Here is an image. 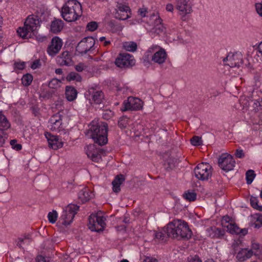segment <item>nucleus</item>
I'll list each match as a JSON object with an SVG mask.
<instances>
[{
	"instance_id": "nucleus-1",
	"label": "nucleus",
	"mask_w": 262,
	"mask_h": 262,
	"mask_svg": "<svg viewBox=\"0 0 262 262\" xmlns=\"http://www.w3.org/2000/svg\"><path fill=\"white\" fill-rule=\"evenodd\" d=\"M164 232L168 237L181 239H189L191 237L192 231L189 228L187 224L181 220H174L167 224L164 228Z\"/></svg>"
},
{
	"instance_id": "nucleus-2",
	"label": "nucleus",
	"mask_w": 262,
	"mask_h": 262,
	"mask_svg": "<svg viewBox=\"0 0 262 262\" xmlns=\"http://www.w3.org/2000/svg\"><path fill=\"white\" fill-rule=\"evenodd\" d=\"M86 133L88 137L93 139L95 142L100 145L105 144L107 142V124L99 123L96 120L92 121L89 126Z\"/></svg>"
},
{
	"instance_id": "nucleus-3",
	"label": "nucleus",
	"mask_w": 262,
	"mask_h": 262,
	"mask_svg": "<svg viewBox=\"0 0 262 262\" xmlns=\"http://www.w3.org/2000/svg\"><path fill=\"white\" fill-rule=\"evenodd\" d=\"M82 14L81 5L77 0H68L61 7V16L64 20L68 22L77 20Z\"/></svg>"
},
{
	"instance_id": "nucleus-4",
	"label": "nucleus",
	"mask_w": 262,
	"mask_h": 262,
	"mask_svg": "<svg viewBox=\"0 0 262 262\" xmlns=\"http://www.w3.org/2000/svg\"><path fill=\"white\" fill-rule=\"evenodd\" d=\"M39 27V20L37 17L34 15L29 16L23 27H19L17 33L23 38H28L35 35Z\"/></svg>"
},
{
	"instance_id": "nucleus-5",
	"label": "nucleus",
	"mask_w": 262,
	"mask_h": 262,
	"mask_svg": "<svg viewBox=\"0 0 262 262\" xmlns=\"http://www.w3.org/2000/svg\"><path fill=\"white\" fill-rule=\"evenodd\" d=\"M146 55L151 61L159 64L164 63L167 58L165 50L157 45L149 48L146 52Z\"/></svg>"
},
{
	"instance_id": "nucleus-6",
	"label": "nucleus",
	"mask_w": 262,
	"mask_h": 262,
	"mask_svg": "<svg viewBox=\"0 0 262 262\" xmlns=\"http://www.w3.org/2000/svg\"><path fill=\"white\" fill-rule=\"evenodd\" d=\"M192 0H177L176 3V9L178 11V14L183 21H186L188 17L192 13Z\"/></svg>"
},
{
	"instance_id": "nucleus-7",
	"label": "nucleus",
	"mask_w": 262,
	"mask_h": 262,
	"mask_svg": "<svg viewBox=\"0 0 262 262\" xmlns=\"http://www.w3.org/2000/svg\"><path fill=\"white\" fill-rule=\"evenodd\" d=\"M105 219L101 212L92 214L89 218V228L92 231H102L105 227Z\"/></svg>"
},
{
	"instance_id": "nucleus-8",
	"label": "nucleus",
	"mask_w": 262,
	"mask_h": 262,
	"mask_svg": "<svg viewBox=\"0 0 262 262\" xmlns=\"http://www.w3.org/2000/svg\"><path fill=\"white\" fill-rule=\"evenodd\" d=\"M78 209L79 206L75 204H71L66 206L60 217L61 223L64 226L69 225L73 222Z\"/></svg>"
},
{
	"instance_id": "nucleus-9",
	"label": "nucleus",
	"mask_w": 262,
	"mask_h": 262,
	"mask_svg": "<svg viewBox=\"0 0 262 262\" xmlns=\"http://www.w3.org/2000/svg\"><path fill=\"white\" fill-rule=\"evenodd\" d=\"M194 172L195 177L199 180H207L212 176V168L209 163L202 162L194 168Z\"/></svg>"
},
{
	"instance_id": "nucleus-10",
	"label": "nucleus",
	"mask_w": 262,
	"mask_h": 262,
	"mask_svg": "<svg viewBox=\"0 0 262 262\" xmlns=\"http://www.w3.org/2000/svg\"><path fill=\"white\" fill-rule=\"evenodd\" d=\"M221 224L223 227L226 229L227 231L231 234H237L242 233L245 235L247 233V230L246 229H241L230 217L228 216H225L222 218Z\"/></svg>"
},
{
	"instance_id": "nucleus-11",
	"label": "nucleus",
	"mask_w": 262,
	"mask_h": 262,
	"mask_svg": "<svg viewBox=\"0 0 262 262\" xmlns=\"http://www.w3.org/2000/svg\"><path fill=\"white\" fill-rule=\"evenodd\" d=\"M135 62L134 56L128 53L120 54L115 60V64L121 68L132 67L135 64Z\"/></svg>"
},
{
	"instance_id": "nucleus-12",
	"label": "nucleus",
	"mask_w": 262,
	"mask_h": 262,
	"mask_svg": "<svg viewBox=\"0 0 262 262\" xmlns=\"http://www.w3.org/2000/svg\"><path fill=\"white\" fill-rule=\"evenodd\" d=\"M218 162L221 168L227 172L233 170L235 164L232 156L228 154H222Z\"/></svg>"
},
{
	"instance_id": "nucleus-13",
	"label": "nucleus",
	"mask_w": 262,
	"mask_h": 262,
	"mask_svg": "<svg viewBox=\"0 0 262 262\" xmlns=\"http://www.w3.org/2000/svg\"><path fill=\"white\" fill-rule=\"evenodd\" d=\"M95 40L92 37H87L82 39L76 47V51L80 54H86L93 48Z\"/></svg>"
},
{
	"instance_id": "nucleus-14",
	"label": "nucleus",
	"mask_w": 262,
	"mask_h": 262,
	"mask_svg": "<svg viewBox=\"0 0 262 262\" xmlns=\"http://www.w3.org/2000/svg\"><path fill=\"white\" fill-rule=\"evenodd\" d=\"M223 62L225 65L232 68L239 67L243 63V55L240 52L229 53L223 59Z\"/></svg>"
},
{
	"instance_id": "nucleus-15",
	"label": "nucleus",
	"mask_w": 262,
	"mask_h": 262,
	"mask_svg": "<svg viewBox=\"0 0 262 262\" xmlns=\"http://www.w3.org/2000/svg\"><path fill=\"white\" fill-rule=\"evenodd\" d=\"M149 25L152 27L151 30L157 34H161L165 32V28L162 23V20L158 14H153L149 19L147 18Z\"/></svg>"
},
{
	"instance_id": "nucleus-16",
	"label": "nucleus",
	"mask_w": 262,
	"mask_h": 262,
	"mask_svg": "<svg viewBox=\"0 0 262 262\" xmlns=\"http://www.w3.org/2000/svg\"><path fill=\"white\" fill-rule=\"evenodd\" d=\"M142 101L138 98L129 97L123 102V107L121 108L122 112L128 110L137 111L142 108Z\"/></svg>"
},
{
	"instance_id": "nucleus-17",
	"label": "nucleus",
	"mask_w": 262,
	"mask_h": 262,
	"mask_svg": "<svg viewBox=\"0 0 262 262\" xmlns=\"http://www.w3.org/2000/svg\"><path fill=\"white\" fill-rule=\"evenodd\" d=\"M233 253H236V258L241 261H243L252 256V251L247 248H241L237 244L232 245Z\"/></svg>"
},
{
	"instance_id": "nucleus-18",
	"label": "nucleus",
	"mask_w": 262,
	"mask_h": 262,
	"mask_svg": "<svg viewBox=\"0 0 262 262\" xmlns=\"http://www.w3.org/2000/svg\"><path fill=\"white\" fill-rule=\"evenodd\" d=\"M48 128L55 132H60L63 129L64 125L62 123V116L59 113L53 115L48 122Z\"/></svg>"
},
{
	"instance_id": "nucleus-19",
	"label": "nucleus",
	"mask_w": 262,
	"mask_h": 262,
	"mask_svg": "<svg viewBox=\"0 0 262 262\" xmlns=\"http://www.w3.org/2000/svg\"><path fill=\"white\" fill-rule=\"evenodd\" d=\"M62 44V41L59 37H53L47 49L48 54L51 56H55L61 50Z\"/></svg>"
},
{
	"instance_id": "nucleus-20",
	"label": "nucleus",
	"mask_w": 262,
	"mask_h": 262,
	"mask_svg": "<svg viewBox=\"0 0 262 262\" xmlns=\"http://www.w3.org/2000/svg\"><path fill=\"white\" fill-rule=\"evenodd\" d=\"M85 153L91 160L94 162H99L101 160V154L102 151L97 148L93 144H90L85 147Z\"/></svg>"
},
{
	"instance_id": "nucleus-21",
	"label": "nucleus",
	"mask_w": 262,
	"mask_h": 262,
	"mask_svg": "<svg viewBox=\"0 0 262 262\" xmlns=\"http://www.w3.org/2000/svg\"><path fill=\"white\" fill-rule=\"evenodd\" d=\"M114 15L116 18L125 20L130 17V9L126 5L118 4Z\"/></svg>"
},
{
	"instance_id": "nucleus-22",
	"label": "nucleus",
	"mask_w": 262,
	"mask_h": 262,
	"mask_svg": "<svg viewBox=\"0 0 262 262\" xmlns=\"http://www.w3.org/2000/svg\"><path fill=\"white\" fill-rule=\"evenodd\" d=\"M45 136L48 142L49 146L53 149L56 150L61 148L63 145V142L58 136L53 135L47 132Z\"/></svg>"
},
{
	"instance_id": "nucleus-23",
	"label": "nucleus",
	"mask_w": 262,
	"mask_h": 262,
	"mask_svg": "<svg viewBox=\"0 0 262 262\" xmlns=\"http://www.w3.org/2000/svg\"><path fill=\"white\" fill-rule=\"evenodd\" d=\"M10 126V124L6 117L0 112V147L5 143L6 136L3 130L7 129Z\"/></svg>"
},
{
	"instance_id": "nucleus-24",
	"label": "nucleus",
	"mask_w": 262,
	"mask_h": 262,
	"mask_svg": "<svg viewBox=\"0 0 262 262\" xmlns=\"http://www.w3.org/2000/svg\"><path fill=\"white\" fill-rule=\"evenodd\" d=\"M88 93L89 94V100L91 103L100 104L102 102L104 95L101 91L91 89L89 90Z\"/></svg>"
},
{
	"instance_id": "nucleus-25",
	"label": "nucleus",
	"mask_w": 262,
	"mask_h": 262,
	"mask_svg": "<svg viewBox=\"0 0 262 262\" xmlns=\"http://www.w3.org/2000/svg\"><path fill=\"white\" fill-rule=\"evenodd\" d=\"M94 194L88 188L84 187L80 190L78 193V199L82 203L86 202L93 198Z\"/></svg>"
},
{
	"instance_id": "nucleus-26",
	"label": "nucleus",
	"mask_w": 262,
	"mask_h": 262,
	"mask_svg": "<svg viewBox=\"0 0 262 262\" xmlns=\"http://www.w3.org/2000/svg\"><path fill=\"white\" fill-rule=\"evenodd\" d=\"M206 234L211 238H221L224 235V231L215 227H211L206 230Z\"/></svg>"
},
{
	"instance_id": "nucleus-27",
	"label": "nucleus",
	"mask_w": 262,
	"mask_h": 262,
	"mask_svg": "<svg viewBox=\"0 0 262 262\" xmlns=\"http://www.w3.org/2000/svg\"><path fill=\"white\" fill-rule=\"evenodd\" d=\"M251 226L255 228H259L262 226V214L255 213L249 217Z\"/></svg>"
},
{
	"instance_id": "nucleus-28",
	"label": "nucleus",
	"mask_w": 262,
	"mask_h": 262,
	"mask_svg": "<svg viewBox=\"0 0 262 262\" xmlns=\"http://www.w3.org/2000/svg\"><path fill=\"white\" fill-rule=\"evenodd\" d=\"M57 61L61 65L70 66L72 64L71 56L70 53L64 51L57 57Z\"/></svg>"
},
{
	"instance_id": "nucleus-29",
	"label": "nucleus",
	"mask_w": 262,
	"mask_h": 262,
	"mask_svg": "<svg viewBox=\"0 0 262 262\" xmlns=\"http://www.w3.org/2000/svg\"><path fill=\"white\" fill-rule=\"evenodd\" d=\"M63 22L61 19H55L52 21L50 25V31L56 34L60 32L63 27Z\"/></svg>"
},
{
	"instance_id": "nucleus-30",
	"label": "nucleus",
	"mask_w": 262,
	"mask_h": 262,
	"mask_svg": "<svg viewBox=\"0 0 262 262\" xmlns=\"http://www.w3.org/2000/svg\"><path fill=\"white\" fill-rule=\"evenodd\" d=\"M77 96V92L76 90L70 86H67L66 89V97L69 101L74 100Z\"/></svg>"
},
{
	"instance_id": "nucleus-31",
	"label": "nucleus",
	"mask_w": 262,
	"mask_h": 262,
	"mask_svg": "<svg viewBox=\"0 0 262 262\" xmlns=\"http://www.w3.org/2000/svg\"><path fill=\"white\" fill-rule=\"evenodd\" d=\"M124 181V178L123 175L117 176L112 182L113 190L115 192H118L120 190V185Z\"/></svg>"
},
{
	"instance_id": "nucleus-32",
	"label": "nucleus",
	"mask_w": 262,
	"mask_h": 262,
	"mask_svg": "<svg viewBox=\"0 0 262 262\" xmlns=\"http://www.w3.org/2000/svg\"><path fill=\"white\" fill-rule=\"evenodd\" d=\"M252 255L254 254L258 258L262 257V245L258 243L253 242L252 244L251 249Z\"/></svg>"
},
{
	"instance_id": "nucleus-33",
	"label": "nucleus",
	"mask_w": 262,
	"mask_h": 262,
	"mask_svg": "<svg viewBox=\"0 0 262 262\" xmlns=\"http://www.w3.org/2000/svg\"><path fill=\"white\" fill-rule=\"evenodd\" d=\"M123 47L124 50L128 52H134L136 50L137 45L133 41H127L123 43Z\"/></svg>"
},
{
	"instance_id": "nucleus-34",
	"label": "nucleus",
	"mask_w": 262,
	"mask_h": 262,
	"mask_svg": "<svg viewBox=\"0 0 262 262\" xmlns=\"http://www.w3.org/2000/svg\"><path fill=\"white\" fill-rule=\"evenodd\" d=\"M183 198L189 202L194 201L196 199V193L191 190H188L183 193Z\"/></svg>"
},
{
	"instance_id": "nucleus-35",
	"label": "nucleus",
	"mask_w": 262,
	"mask_h": 262,
	"mask_svg": "<svg viewBox=\"0 0 262 262\" xmlns=\"http://www.w3.org/2000/svg\"><path fill=\"white\" fill-rule=\"evenodd\" d=\"M250 201V204L253 208L262 211V206L258 205V201L257 198L251 196Z\"/></svg>"
},
{
	"instance_id": "nucleus-36",
	"label": "nucleus",
	"mask_w": 262,
	"mask_h": 262,
	"mask_svg": "<svg viewBox=\"0 0 262 262\" xmlns=\"http://www.w3.org/2000/svg\"><path fill=\"white\" fill-rule=\"evenodd\" d=\"M61 80L56 78H53L49 83V86L51 89H56L61 85Z\"/></svg>"
},
{
	"instance_id": "nucleus-37",
	"label": "nucleus",
	"mask_w": 262,
	"mask_h": 262,
	"mask_svg": "<svg viewBox=\"0 0 262 262\" xmlns=\"http://www.w3.org/2000/svg\"><path fill=\"white\" fill-rule=\"evenodd\" d=\"M33 80V76L30 74H26L24 75L22 78V83L25 86L29 85Z\"/></svg>"
},
{
	"instance_id": "nucleus-38",
	"label": "nucleus",
	"mask_w": 262,
	"mask_h": 262,
	"mask_svg": "<svg viewBox=\"0 0 262 262\" xmlns=\"http://www.w3.org/2000/svg\"><path fill=\"white\" fill-rule=\"evenodd\" d=\"M58 217V213L56 211L53 210L50 212L48 214V219L50 223L54 224L57 221Z\"/></svg>"
},
{
	"instance_id": "nucleus-39",
	"label": "nucleus",
	"mask_w": 262,
	"mask_h": 262,
	"mask_svg": "<svg viewBox=\"0 0 262 262\" xmlns=\"http://www.w3.org/2000/svg\"><path fill=\"white\" fill-rule=\"evenodd\" d=\"M30 242V238L28 236L19 237L17 241V246L19 247H23L25 245H28Z\"/></svg>"
},
{
	"instance_id": "nucleus-40",
	"label": "nucleus",
	"mask_w": 262,
	"mask_h": 262,
	"mask_svg": "<svg viewBox=\"0 0 262 262\" xmlns=\"http://www.w3.org/2000/svg\"><path fill=\"white\" fill-rule=\"evenodd\" d=\"M67 79L69 81L72 80L80 81L81 80V77L78 74L75 72H71L67 76Z\"/></svg>"
},
{
	"instance_id": "nucleus-41",
	"label": "nucleus",
	"mask_w": 262,
	"mask_h": 262,
	"mask_svg": "<svg viewBox=\"0 0 262 262\" xmlns=\"http://www.w3.org/2000/svg\"><path fill=\"white\" fill-rule=\"evenodd\" d=\"M255 174L254 171L252 170H249L247 171L246 174L247 183L248 184H250L254 179Z\"/></svg>"
},
{
	"instance_id": "nucleus-42",
	"label": "nucleus",
	"mask_w": 262,
	"mask_h": 262,
	"mask_svg": "<svg viewBox=\"0 0 262 262\" xmlns=\"http://www.w3.org/2000/svg\"><path fill=\"white\" fill-rule=\"evenodd\" d=\"M166 234V232H164L163 228L161 231H158L156 232H154V235L156 238L160 240H163Z\"/></svg>"
},
{
	"instance_id": "nucleus-43",
	"label": "nucleus",
	"mask_w": 262,
	"mask_h": 262,
	"mask_svg": "<svg viewBox=\"0 0 262 262\" xmlns=\"http://www.w3.org/2000/svg\"><path fill=\"white\" fill-rule=\"evenodd\" d=\"M98 24L96 21H91L86 25V29L90 31H94L98 28Z\"/></svg>"
},
{
	"instance_id": "nucleus-44",
	"label": "nucleus",
	"mask_w": 262,
	"mask_h": 262,
	"mask_svg": "<svg viewBox=\"0 0 262 262\" xmlns=\"http://www.w3.org/2000/svg\"><path fill=\"white\" fill-rule=\"evenodd\" d=\"M113 115L114 113L110 110H105L102 113V117L106 120L110 119Z\"/></svg>"
},
{
	"instance_id": "nucleus-45",
	"label": "nucleus",
	"mask_w": 262,
	"mask_h": 262,
	"mask_svg": "<svg viewBox=\"0 0 262 262\" xmlns=\"http://www.w3.org/2000/svg\"><path fill=\"white\" fill-rule=\"evenodd\" d=\"M191 143L194 146H199L202 144L201 138L198 136H194L191 139Z\"/></svg>"
},
{
	"instance_id": "nucleus-46",
	"label": "nucleus",
	"mask_w": 262,
	"mask_h": 262,
	"mask_svg": "<svg viewBox=\"0 0 262 262\" xmlns=\"http://www.w3.org/2000/svg\"><path fill=\"white\" fill-rule=\"evenodd\" d=\"M10 144L12 148L16 150H19L21 149L22 146L21 144L17 143L16 141L15 140H11Z\"/></svg>"
},
{
	"instance_id": "nucleus-47",
	"label": "nucleus",
	"mask_w": 262,
	"mask_h": 262,
	"mask_svg": "<svg viewBox=\"0 0 262 262\" xmlns=\"http://www.w3.org/2000/svg\"><path fill=\"white\" fill-rule=\"evenodd\" d=\"M147 13V9L145 8H140L138 10V14L141 17H146Z\"/></svg>"
},
{
	"instance_id": "nucleus-48",
	"label": "nucleus",
	"mask_w": 262,
	"mask_h": 262,
	"mask_svg": "<svg viewBox=\"0 0 262 262\" xmlns=\"http://www.w3.org/2000/svg\"><path fill=\"white\" fill-rule=\"evenodd\" d=\"M253 107L256 111H259L261 108L260 102L256 100L253 101Z\"/></svg>"
},
{
	"instance_id": "nucleus-49",
	"label": "nucleus",
	"mask_w": 262,
	"mask_h": 262,
	"mask_svg": "<svg viewBox=\"0 0 262 262\" xmlns=\"http://www.w3.org/2000/svg\"><path fill=\"white\" fill-rule=\"evenodd\" d=\"M40 66V61L39 60H36L34 61L31 64V68L33 69H36L38 68Z\"/></svg>"
},
{
	"instance_id": "nucleus-50",
	"label": "nucleus",
	"mask_w": 262,
	"mask_h": 262,
	"mask_svg": "<svg viewBox=\"0 0 262 262\" xmlns=\"http://www.w3.org/2000/svg\"><path fill=\"white\" fill-rule=\"evenodd\" d=\"M25 67V62H18L15 63V68L19 70L23 69Z\"/></svg>"
},
{
	"instance_id": "nucleus-51",
	"label": "nucleus",
	"mask_w": 262,
	"mask_h": 262,
	"mask_svg": "<svg viewBox=\"0 0 262 262\" xmlns=\"http://www.w3.org/2000/svg\"><path fill=\"white\" fill-rule=\"evenodd\" d=\"M255 8L258 14L262 16V4L260 3L256 4Z\"/></svg>"
},
{
	"instance_id": "nucleus-52",
	"label": "nucleus",
	"mask_w": 262,
	"mask_h": 262,
	"mask_svg": "<svg viewBox=\"0 0 262 262\" xmlns=\"http://www.w3.org/2000/svg\"><path fill=\"white\" fill-rule=\"evenodd\" d=\"M235 156L238 158H242L244 157V153L242 149H237L235 152Z\"/></svg>"
},
{
	"instance_id": "nucleus-53",
	"label": "nucleus",
	"mask_w": 262,
	"mask_h": 262,
	"mask_svg": "<svg viewBox=\"0 0 262 262\" xmlns=\"http://www.w3.org/2000/svg\"><path fill=\"white\" fill-rule=\"evenodd\" d=\"M143 262H158V261L154 257L146 256L143 260Z\"/></svg>"
},
{
	"instance_id": "nucleus-54",
	"label": "nucleus",
	"mask_w": 262,
	"mask_h": 262,
	"mask_svg": "<svg viewBox=\"0 0 262 262\" xmlns=\"http://www.w3.org/2000/svg\"><path fill=\"white\" fill-rule=\"evenodd\" d=\"M166 10L168 12H172L174 10L173 6L171 4H168L166 6Z\"/></svg>"
},
{
	"instance_id": "nucleus-55",
	"label": "nucleus",
	"mask_w": 262,
	"mask_h": 262,
	"mask_svg": "<svg viewBox=\"0 0 262 262\" xmlns=\"http://www.w3.org/2000/svg\"><path fill=\"white\" fill-rule=\"evenodd\" d=\"M126 119H121L119 121L118 124L121 128H124L126 126Z\"/></svg>"
},
{
	"instance_id": "nucleus-56",
	"label": "nucleus",
	"mask_w": 262,
	"mask_h": 262,
	"mask_svg": "<svg viewBox=\"0 0 262 262\" xmlns=\"http://www.w3.org/2000/svg\"><path fill=\"white\" fill-rule=\"evenodd\" d=\"M76 70L78 72H81L84 69V66L82 64H79L75 67Z\"/></svg>"
},
{
	"instance_id": "nucleus-57",
	"label": "nucleus",
	"mask_w": 262,
	"mask_h": 262,
	"mask_svg": "<svg viewBox=\"0 0 262 262\" xmlns=\"http://www.w3.org/2000/svg\"><path fill=\"white\" fill-rule=\"evenodd\" d=\"M191 262H202V261L198 256H195L194 257L192 258Z\"/></svg>"
},
{
	"instance_id": "nucleus-58",
	"label": "nucleus",
	"mask_w": 262,
	"mask_h": 262,
	"mask_svg": "<svg viewBox=\"0 0 262 262\" xmlns=\"http://www.w3.org/2000/svg\"><path fill=\"white\" fill-rule=\"evenodd\" d=\"M258 52L261 54L262 55V42H261L258 47Z\"/></svg>"
},
{
	"instance_id": "nucleus-59",
	"label": "nucleus",
	"mask_w": 262,
	"mask_h": 262,
	"mask_svg": "<svg viewBox=\"0 0 262 262\" xmlns=\"http://www.w3.org/2000/svg\"><path fill=\"white\" fill-rule=\"evenodd\" d=\"M55 73L57 74H61L62 73V70L61 69H57L55 70Z\"/></svg>"
},
{
	"instance_id": "nucleus-60",
	"label": "nucleus",
	"mask_w": 262,
	"mask_h": 262,
	"mask_svg": "<svg viewBox=\"0 0 262 262\" xmlns=\"http://www.w3.org/2000/svg\"><path fill=\"white\" fill-rule=\"evenodd\" d=\"M105 37L104 36L101 37L99 38V40L101 42L104 41L105 40Z\"/></svg>"
},
{
	"instance_id": "nucleus-61",
	"label": "nucleus",
	"mask_w": 262,
	"mask_h": 262,
	"mask_svg": "<svg viewBox=\"0 0 262 262\" xmlns=\"http://www.w3.org/2000/svg\"><path fill=\"white\" fill-rule=\"evenodd\" d=\"M110 43V41L109 40H105L104 41V46H107L108 45H109Z\"/></svg>"
},
{
	"instance_id": "nucleus-62",
	"label": "nucleus",
	"mask_w": 262,
	"mask_h": 262,
	"mask_svg": "<svg viewBox=\"0 0 262 262\" xmlns=\"http://www.w3.org/2000/svg\"><path fill=\"white\" fill-rule=\"evenodd\" d=\"M46 39V36H42V37H41V38H40L39 40L42 41H43V40H45Z\"/></svg>"
},
{
	"instance_id": "nucleus-63",
	"label": "nucleus",
	"mask_w": 262,
	"mask_h": 262,
	"mask_svg": "<svg viewBox=\"0 0 262 262\" xmlns=\"http://www.w3.org/2000/svg\"><path fill=\"white\" fill-rule=\"evenodd\" d=\"M206 262H214V260L212 259H208L206 261Z\"/></svg>"
},
{
	"instance_id": "nucleus-64",
	"label": "nucleus",
	"mask_w": 262,
	"mask_h": 262,
	"mask_svg": "<svg viewBox=\"0 0 262 262\" xmlns=\"http://www.w3.org/2000/svg\"><path fill=\"white\" fill-rule=\"evenodd\" d=\"M120 262H129V261L126 259H123V260H121Z\"/></svg>"
}]
</instances>
